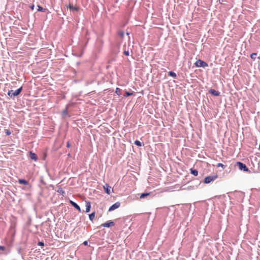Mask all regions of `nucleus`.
I'll return each instance as SVG.
<instances>
[{"instance_id":"nucleus-32","label":"nucleus","mask_w":260,"mask_h":260,"mask_svg":"<svg viewBox=\"0 0 260 260\" xmlns=\"http://www.w3.org/2000/svg\"><path fill=\"white\" fill-rule=\"evenodd\" d=\"M29 8L31 10H34V8H35V5H31L29 6Z\"/></svg>"},{"instance_id":"nucleus-38","label":"nucleus","mask_w":260,"mask_h":260,"mask_svg":"<svg viewBox=\"0 0 260 260\" xmlns=\"http://www.w3.org/2000/svg\"><path fill=\"white\" fill-rule=\"evenodd\" d=\"M259 149L260 150V143H259Z\"/></svg>"},{"instance_id":"nucleus-27","label":"nucleus","mask_w":260,"mask_h":260,"mask_svg":"<svg viewBox=\"0 0 260 260\" xmlns=\"http://www.w3.org/2000/svg\"><path fill=\"white\" fill-rule=\"evenodd\" d=\"M257 53H252L250 54V57L251 59H255L256 57Z\"/></svg>"},{"instance_id":"nucleus-33","label":"nucleus","mask_w":260,"mask_h":260,"mask_svg":"<svg viewBox=\"0 0 260 260\" xmlns=\"http://www.w3.org/2000/svg\"><path fill=\"white\" fill-rule=\"evenodd\" d=\"M83 244L85 246H86L88 245V241H85L83 242Z\"/></svg>"},{"instance_id":"nucleus-18","label":"nucleus","mask_w":260,"mask_h":260,"mask_svg":"<svg viewBox=\"0 0 260 260\" xmlns=\"http://www.w3.org/2000/svg\"><path fill=\"white\" fill-rule=\"evenodd\" d=\"M150 194L149 192H143L140 194V199H144Z\"/></svg>"},{"instance_id":"nucleus-28","label":"nucleus","mask_w":260,"mask_h":260,"mask_svg":"<svg viewBox=\"0 0 260 260\" xmlns=\"http://www.w3.org/2000/svg\"><path fill=\"white\" fill-rule=\"evenodd\" d=\"M217 166L218 167H221L223 169H224L225 168V167H226V166L224 165L223 164H222L221 163H218L217 165Z\"/></svg>"},{"instance_id":"nucleus-35","label":"nucleus","mask_w":260,"mask_h":260,"mask_svg":"<svg viewBox=\"0 0 260 260\" xmlns=\"http://www.w3.org/2000/svg\"><path fill=\"white\" fill-rule=\"evenodd\" d=\"M46 156H47V154H46V153H45L44 154V156H43V160H45Z\"/></svg>"},{"instance_id":"nucleus-7","label":"nucleus","mask_w":260,"mask_h":260,"mask_svg":"<svg viewBox=\"0 0 260 260\" xmlns=\"http://www.w3.org/2000/svg\"><path fill=\"white\" fill-rule=\"evenodd\" d=\"M120 206V203L119 202H117L113 204L112 206H111L108 210V211L111 212L112 211L117 208H118Z\"/></svg>"},{"instance_id":"nucleus-26","label":"nucleus","mask_w":260,"mask_h":260,"mask_svg":"<svg viewBox=\"0 0 260 260\" xmlns=\"http://www.w3.org/2000/svg\"><path fill=\"white\" fill-rule=\"evenodd\" d=\"M121 90L119 88L117 87L115 89V93L117 95H120L121 94Z\"/></svg>"},{"instance_id":"nucleus-1","label":"nucleus","mask_w":260,"mask_h":260,"mask_svg":"<svg viewBox=\"0 0 260 260\" xmlns=\"http://www.w3.org/2000/svg\"><path fill=\"white\" fill-rule=\"evenodd\" d=\"M22 87H20L15 91L10 90L8 91L7 94L12 99H14L15 96H18L22 91Z\"/></svg>"},{"instance_id":"nucleus-19","label":"nucleus","mask_w":260,"mask_h":260,"mask_svg":"<svg viewBox=\"0 0 260 260\" xmlns=\"http://www.w3.org/2000/svg\"><path fill=\"white\" fill-rule=\"evenodd\" d=\"M68 8L69 9H70V10H74V11H77L78 10V8L74 6L73 5H69L68 7Z\"/></svg>"},{"instance_id":"nucleus-15","label":"nucleus","mask_w":260,"mask_h":260,"mask_svg":"<svg viewBox=\"0 0 260 260\" xmlns=\"http://www.w3.org/2000/svg\"><path fill=\"white\" fill-rule=\"evenodd\" d=\"M168 74L169 76H171V77H173V78H175V79L177 78V75L173 71H169L168 73Z\"/></svg>"},{"instance_id":"nucleus-37","label":"nucleus","mask_w":260,"mask_h":260,"mask_svg":"<svg viewBox=\"0 0 260 260\" xmlns=\"http://www.w3.org/2000/svg\"><path fill=\"white\" fill-rule=\"evenodd\" d=\"M258 59H260V54L259 56L257 57Z\"/></svg>"},{"instance_id":"nucleus-36","label":"nucleus","mask_w":260,"mask_h":260,"mask_svg":"<svg viewBox=\"0 0 260 260\" xmlns=\"http://www.w3.org/2000/svg\"><path fill=\"white\" fill-rule=\"evenodd\" d=\"M129 35V32H126V35L128 36Z\"/></svg>"},{"instance_id":"nucleus-22","label":"nucleus","mask_w":260,"mask_h":260,"mask_svg":"<svg viewBox=\"0 0 260 260\" xmlns=\"http://www.w3.org/2000/svg\"><path fill=\"white\" fill-rule=\"evenodd\" d=\"M57 192L60 193L61 194H62L63 196H64L65 194V191L62 189V188H59L57 190Z\"/></svg>"},{"instance_id":"nucleus-17","label":"nucleus","mask_w":260,"mask_h":260,"mask_svg":"<svg viewBox=\"0 0 260 260\" xmlns=\"http://www.w3.org/2000/svg\"><path fill=\"white\" fill-rule=\"evenodd\" d=\"M134 144L139 147H141L142 146H144V144H143L140 141L137 140L134 141Z\"/></svg>"},{"instance_id":"nucleus-2","label":"nucleus","mask_w":260,"mask_h":260,"mask_svg":"<svg viewBox=\"0 0 260 260\" xmlns=\"http://www.w3.org/2000/svg\"><path fill=\"white\" fill-rule=\"evenodd\" d=\"M235 166L237 167L240 170L242 171L243 172H249V169L247 168L246 165L242 162L237 161L235 164Z\"/></svg>"},{"instance_id":"nucleus-25","label":"nucleus","mask_w":260,"mask_h":260,"mask_svg":"<svg viewBox=\"0 0 260 260\" xmlns=\"http://www.w3.org/2000/svg\"><path fill=\"white\" fill-rule=\"evenodd\" d=\"M17 252L19 254L21 255L22 258H23V254L21 253V247H18L17 249Z\"/></svg>"},{"instance_id":"nucleus-12","label":"nucleus","mask_w":260,"mask_h":260,"mask_svg":"<svg viewBox=\"0 0 260 260\" xmlns=\"http://www.w3.org/2000/svg\"><path fill=\"white\" fill-rule=\"evenodd\" d=\"M18 182L19 184L24 185H28L29 184L28 181L25 179H19Z\"/></svg>"},{"instance_id":"nucleus-16","label":"nucleus","mask_w":260,"mask_h":260,"mask_svg":"<svg viewBox=\"0 0 260 260\" xmlns=\"http://www.w3.org/2000/svg\"><path fill=\"white\" fill-rule=\"evenodd\" d=\"M95 212H93L89 214V218L90 221H93V219L95 217Z\"/></svg>"},{"instance_id":"nucleus-31","label":"nucleus","mask_w":260,"mask_h":260,"mask_svg":"<svg viewBox=\"0 0 260 260\" xmlns=\"http://www.w3.org/2000/svg\"><path fill=\"white\" fill-rule=\"evenodd\" d=\"M38 245L40 246H44V243L43 241H39L38 243Z\"/></svg>"},{"instance_id":"nucleus-24","label":"nucleus","mask_w":260,"mask_h":260,"mask_svg":"<svg viewBox=\"0 0 260 260\" xmlns=\"http://www.w3.org/2000/svg\"><path fill=\"white\" fill-rule=\"evenodd\" d=\"M62 116H69L67 108L62 111Z\"/></svg>"},{"instance_id":"nucleus-20","label":"nucleus","mask_w":260,"mask_h":260,"mask_svg":"<svg viewBox=\"0 0 260 260\" xmlns=\"http://www.w3.org/2000/svg\"><path fill=\"white\" fill-rule=\"evenodd\" d=\"M37 7H38L37 10L39 12H45L46 11V9H44V8H43L40 5H38Z\"/></svg>"},{"instance_id":"nucleus-11","label":"nucleus","mask_w":260,"mask_h":260,"mask_svg":"<svg viewBox=\"0 0 260 260\" xmlns=\"http://www.w3.org/2000/svg\"><path fill=\"white\" fill-rule=\"evenodd\" d=\"M29 157L31 159L34 160L35 161H37L38 160L37 155L32 151H29Z\"/></svg>"},{"instance_id":"nucleus-21","label":"nucleus","mask_w":260,"mask_h":260,"mask_svg":"<svg viewBox=\"0 0 260 260\" xmlns=\"http://www.w3.org/2000/svg\"><path fill=\"white\" fill-rule=\"evenodd\" d=\"M134 92H130L127 91H125V93L124 94V97H128L129 96L132 95L134 94Z\"/></svg>"},{"instance_id":"nucleus-9","label":"nucleus","mask_w":260,"mask_h":260,"mask_svg":"<svg viewBox=\"0 0 260 260\" xmlns=\"http://www.w3.org/2000/svg\"><path fill=\"white\" fill-rule=\"evenodd\" d=\"M103 187H104L105 192L107 194H110L111 193V186H110L108 184L106 183L105 184V185H104Z\"/></svg>"},{"instance_id":"nucleus-13","label":"nucleus","mask_w":260,"mask_h":260,"mask_svg":"<svg viewBox=\"0 0 260 260\" xmlns=\"http://www.w3.org/2000/svg\"><path fill=\"white\" fill-rule=\"evenodd\" d=\"M85 203H86V206H86V210L85 212L86 213H88L90 211L91 204H90V202L89 201H86Z\"/></svg>"},{"instance_id":"nucleus-6","label":"nucleus","mask_w":260,"mask_h":260,"mask_svg":"<svg viewBox=\"0 0 260 260\" xmlns=\"http://www.w3.org/2000/svg\"><path fill=\"white\" fill-rule=\"evenodd\" d=\"M115 224L114 221L112 220H108L107 222L101 224V226L104 228H110L111 226H114Z\"/></svg>"},{"instance_id":"nucleus-34","label":"nucleus","mask_w":260,"mask_h":260,"mask_svg":"<svg viewBox=\"0 0 260 260\" xmlns=\"http://www.w3.org/2000/svg\"><path fill=\"white\" fill-rule=\"evenodd\" d=\"M70 146H71V145H70V142H69V141H68V142H67V147L68 148H69Z\"/></svg>"},{"instance_id":"nucleus-29","label":"nucleus","mask_w":260,"mask_h":260,"mask_svg":"<svg viewBox=\"0 0 260 260\" xmlns=\"http://www.w3.org/2000/svg\"><path fill=\"white\" fill-rule=\"evenodd\" d=\"M5 132L7 136H9L11 134V132L9 129H5Z\"/></svg>"},{"instance_id":"nucleus-10","label":"nucleus","mask_w":260,"mask_h":260,"mask_svg":"<svg viewBox=\"0 0 260 260\" xmlns=\"http://www.w3.org/2000/svg\"><path fill=\"white\" fill-rule=\"evenodd\" d=\"M208 92L214 96H216L220 95V92H219L218 91L215 90V89H209L208 91Z\"/></svg>"},{"instance_id":"nucleus-5","label":"nucleus","mask_w":260,"mask_h":260,"mask_svg":"<svg viewBox=\"0 0 260 260\" xmlns=\"http://www.w3.org/2000/svg\"><path fill=\"white\" fill-rule=\"evenodd\" d=\"M10 253V250L7 249L6 247L4 246L0 245V254H5V255H7Z\"/></svg>"},{"instance_id":"nucleus-8","label":"nucleus","mask_w":260,"mask_h":260,"mask_svg":"<svg viewBox=\"0 0 260 260\" xmlns=\"http://www.w3.org/2000/svg\"><path fill=\"white\" fill-rule=\"evenodd\" d=\"M69 202H70V204L73 207H74L75 209H76L79 212H84V211H81V209L80 206L75 202H74L72 200H70Z\"/></svg>"},{"instance_id":"nucleus-14","label":"nucleus","mask_w":260,"mask_h":260,"mask_svg":"<svg viewBox=\"0 0 260 260\" xmlns=\"http://www.w3.org/2000/svg\"><path fill=\"white\" fill-rule=\"evenodd\" d=\"M189 170L190 173L194 176H197L198 175V171L197 170L193 168H191Z\"/></svg>"},{"instance_id":"nucleus-3","label":"nucleus","mask_w":260,"mask_h":260,"mask_svg":"<svg viewBox=\"0 0 260 260\" xmlns=\"http://www.w3.org/2000/svg\"><path fill=\"white\" fill-rule=\"evenodd\" d=\"M194 65L196 67L202 68H205L208 66V64L207 62L201 59L197 60L194 63Z\"/></svg>"},{"instance_id":"nucleus-23","label":"nucleus","mask_w":260,"mask_h":260,"mask_svg":"<svg viewBox=\"0 0 260 260\" xmlns=\"http://www.w3.org/2000/svg\"><path fill=\"white\" fill-rule=\"evenodd\" d=\"M124 31L122 30H118L117 31V35L119 36L121 38H123L124 37Z\"/></svg>"},{"instance_id":"nucleus-30","label":"nucleus","mask_w":260,"mask_h":260,"mask_svg":"<svg viewBox=\"0 0 260 260\" xmlns=\"http://www.w3.org/2000/svg\"><path fill=\"white\" fill-rule=\"evenodd\" d=\"M123 54L126 56H128L129 55L128 50H124L123 52Z\"/></svg>"},{"instance_id":"nucleus-4","label":"nucleus","mask_w":260,"mask_h":260,"mask_svg":"<svg viewBox=\"0 0 260 260\" xmlns=\"http://www.w3.org/2000/svg\"><path fill=\"white\" fill-rule=\"evenodd\" d=\"M217 178V175L208 176L204 178L203 182L205 184H209L212 181L215 180Z\"/></svg>"}]
</instances>
